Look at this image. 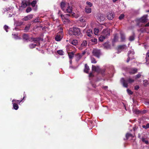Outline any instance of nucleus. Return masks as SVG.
I'll return each instance as SVG.
<instances>
[{
  "label": "nucleus",
  "mask_w": 149,
  "mask_h": 149,
  "mask_svg": "<svg viewBox=\"0 0 149 149\" xmlns=\"http://www.w3.org/2000/svg\"><path fill=\"white\" fill-rule=\"evenodd\" d=\"M134 78L133 77L130 76L127 77L126 79L122 78L120 79V82L124 87L127 88L128 83L132 84L134 81Z\"/></svg>",
  "instance_id": "1"
},
{
  "label": "nucleus",
  "mask_w": 149,
  "mask_h": 149,
  "mask_svg": "<svg viewBox=\"0 0 149 149\" xmlns=\"http://www.w3.org/2000/svg\"><path fill=\"white\" fill-rule=\"evenodd\" d=\"M69 34L71 36H78L81 34L80 29L79 28L73 27L70 29Z\"/></svg>",
  "instance_id": "2"
},
{
  "label": "nucleus",
  "mask_w": 149,
  "mask_h": 149,
  "mask_svg": "<svg viewBox=\"0 0 149 149\" xmlns=\"http://www.w3.org/2000/svg\"><path fill=\"white\" fill-rule=\"evenodd\" d=\"M58 29H60V31L57 33L55 37V40L57 41H60L63 36L62 28L61 26H59V27Z\"/></svg>",
  "instance_id": "3"
},
{
  "label": "nucleus",
  "mask_w": 149,
  "mask_h": 149,
  "mask_svg": "<svg viewBox=\"0 0 149 149\" xmlns=\"http://www.w3.org/2000/svg\"><path fill=\"white\" fill-rule=\"evenodd\" d=\"M92 53L93 55L98 58H100V56L102 54L100 50L96 49H93L92 51Z\"/></svg>",
  "instance_id": "4"
},
{
  "label": "nucleus",
  "mask_w": 149,
  "mask_h": 149,
  "mask_svg": "<svg viewBox=\"0 0 149 149\" xmlns=\"http://www.w3.org/2000/svg\"><path fill=\"white\" fill-rule=\"evenodd\" d=\"M134 51H130L128 52V58L127 60V62L128 63L130 60H132L134 58Z\"/></svg>",
  "instance_id": "5"
},
{
  "label": "nucleus",
  "mask_w": 149,
  "mask_h": 149,
  "mask_svg": "<svg viewBox=\"0 0 149 149\" xmlns=\"http://www.w3.org/2000/svg\"><path fill=\"white\" fill-rule=\"evenodd\" d=\"M110 30L109 29H104L102 32V34L106 38H107L108 36L110 35Z\"/></svg>",
  "instance_id": "6"
},
{
  "label": "nucleus",
  "mask_w": 149,
  "mask_h": 149,
  "mask_svg": "<svg viewBox=\"0 0 149 149\" xmlns=\"http://www.w3.org/2000/svg\"><path fill=\"white\" fill-rule=\"evenodd\" d=\"M69 16H70V15L68 14L65 15L63 17L61 16V17H62L63 21L65 22L69 23L70 21V20L68 18Z\"/></svg>",
  "instance_id": "7"
},
{
  "label": "nucleus",
  "mask_w": 149,
  "mask_h": 149,
  "mask_svg": "<svg viewBox=\"0 0 149 149\" xmlns=\"http://www.w3.org/2000/svg\"><path fill=\"white\" fill-rule=\"evenodd\" d=\"M22 101V100H21L20 101L19 100H16L14 99L12 100V102H13V107L16 110H17L19 108V106L16 103H14V102H20Z\"/></svg>",
  "instance_id": "8"
},
{
  "label": "nucleus",
  "mask_w": 149,
  "mask_h": 149,
  "mask_svg": "<svg viewBox=\"0 0 149 149\" xmlns=\"http://www.w3.org/2000/svg\"><path fill=\"white\" fill-rule=\"evenodd\" d=\"M97 19L99 21H103L105 19V16L104 15L98 14L97 16Z\"/></svg>",
  "instance_id": "9"
},
{
  "label": "nucleus",
  "mask_w": 149,
  "mask_h": 149,
  "mask_svg": "<svg viewBox=\"0 0 149 149\" xmlns=\"http://www.w3.org/2000/svg\"><path fill=\"white\" fill-rule=\"evenodd\" d=\"M107 17L109 20H112L114 17V13L112 12H109L107 14Z\"/></svg>",
  "instance_id": "10"
},
{
  "label": "nucleus",
  "mask_w": 149,
  "mask_h": 149,
  "mask_svg": "<svg viewBox=\"0 0 149 149\" xmlns=\"http://www.w3.org/2000/svg\"><path fill=\"white\" fill-rule=\"evenodd\" d=\"M147 17V15H144L139 19V21L142 23L146 22L148 20Z\"/></svg>",
  "instance_id": "11"
},
{
  "label": "nucleus",
  "mask_w": 149,
  "mask_h": 149,
  "mask_svg": "<svg viewBox=\"0 0 149 149\" xmlns=\"http://www.w3.org/2000/svg\"><path fill=\"white\" fill-rule=\"evenodd\" d=\"M33 17V15L30 14L26 16L25 17L22 19V20L24 21H27L29 20L32 18Z\"/></svg>",
  "instance_id": "12"
},
{
  "label": "nucleus",
  "mask_w": 149,
  "mask_h": 149,
  "mask_svg": "<svg viewBox=\"0 0 149 149\" xmlns=\"http://www.w3.org/2000/svg\"><path fill=\"white\" fill-rule=\"evenodd\" d=\"M29 4H27V1L24 0L22 1L21 7L23 8H25L27 6H29Z\"/></svg>",
  "instance_id": "13"
},
{
  "label": "nucleus",
  "mask_w": 149,
  "mask_h": 149,
  "mask_svg": "<svg viewBox=\"0 0 149 149\" xmlns=\"http://www.w3.org/2000/svg\"><path fill=\"white\" fill-rule=\"evenodd\" d=\"M66 11L65 13H72V8L70 6V4L69 3H68V6L67 7V8L66 9H65Z\"/></svg>",
  "instance_id": "14"
},
{
  "label": "nucleus",
  "mask_w": 149,
  "mask_h": 149,
  "mask_svg": "<svg viewBox=\"0 0 149 149\" xmlns=\"http://www.w3.org/2000/svg\"><path fill=\"white\" fill-rule=\"evenodd\" d=\"M92 70L93 71L97 72H99L100 70V69L99 66H97L96 67L93 65H92Z\"/></svg>",
  "instance_id": "15"
},
{
  "label": "nucleus",
  "mask_w": 149,
  "mask_h": 149,
  "mask_svg": "<svg viewBox=\"0 0 149 149\" xmlns=\"http://www.w3.org/2000/svg\"><path fill=\"white\" fill-rule=\"evenodd\" d=\"M65 3L63 2H62L60 4V6L62 10L64 12H65Z\"/></svg>",
  "instance_id": "16"
},
{
  "label": "nucleus",
  "mask_w": 149,
  "mask_h": 149,
  "mask_svg": "<svg viewBox=\"0 0 149 149\" xmlns=\"http://www.w3.org/2000/svg\"><path fill=\"white\" fill-rule=\"evenodd\" d=\"M31 24H28L26 25L24 29V31L25 32H27L30 29L31 26Z\"/></svg>",
  "instance_id": "17"
},
{
  "label": "nucleus",
  "mask_w": 149,
  "mask_h": 149,
  "mask_svg": "<svg viewBox=\"0 0 149 149\" xmlns=\"http://www.w3.org/2000/svg\"><path fill=\"white\" fill-rule=\"evenodd\" d=\"M85 11L86 13H90L91 12V9L89 7L86 6L85 9Z\"/></svg>",
  "instance_id": "18"
},
{
  "label": "nucleus",
  "mask_w": 149,
  "mask_h": 149,
  "mask_svg": "<svg viewBox=\"0 0 149 149\" xmlns=\"http://www.w3.org/2000/svg\"><path fill=\"white\" fill-rule=\"evenodd\" d=\"M90 70L89 67L86 64L85 65V68L84 70V72L88 73L89 70Z\"/></svg>",
  "instance_id": "19"
},
{
  "label": "nucleus",
  "mask_w": 149,
  "mask_h": 149,
  "mask_svg": "<svg viewBox=\"0 0 149 149\" xmlns=\"http://www.w3.org/2000/svg\"><path fill=\"white\" fill-rule=\"evenodd\" d=\"M125 47L126 46L125 45L119 46L118 47V53H119L120 52L122 51L121 50L123 49H124Z\"/></svg>",
  "instance_id": "20"
},
{
  "label": "nucleus",
  "mask_w": 149,
  "mask_h": 149,
  "mask_svg": "<svg viewBox=\"0 0 149 149\" xmlns=\"http://www.w3.org/2000/svg\"><path fill=\"white\" fill-rule=\"evenodd\" d=\"M92 34V31L91 30H88L86 32V35L89 37H91Z\"/></svg>",
  "instance_id": "21"
},
{
  "label": "nucleus",
  "mask_w": 149,
  "mask_h": 149,
  "mask_svg": "<svg viewBox=\"0 0 149 149\" xmlns=\"http://www.w3.org/2000/svg\"><path fill=\"white\" fill-rule=\"evenodd\" d=\"M106 38H106L102 34L99 38V41L100 42H102Z\"/></svg>",
  "instance_id": "22"
},
{
  "label": "nucleus",
  "mask_w": 149,
  "mask_h": 149,
  "mask_svg": "<svg viewBox=\"0 0 149 149\" xmlns=\"http://www.w3.org/2000/svg\"><path fill=\"white\" fill-rule=\"evenodd\" d=\"M120 35L121 41H124L125 39V35L122 32L120 33Z\"/></svg>",
  "instance_id": "23"
},
{
  "label": "nucleus",
  "mask_w": 149,
  "mask_h": 149,
  "mask_svg": "<svg viewBox=\"0 0 149 149\" xmlns=\"http://www.w3.org/2000/svg\"><path fill=\"white\" fill-rule=\"evenodd\" d=\"M137 71V69L134 68L132 69L130 71V73L131 74H134L135 73H136Z\"/></svg>",
  "instance_id": "24"
},
{
  "label": "nucleus",
  "mask_w": 149,
  "mask_h": 149,
  "mask_svg": "<svg viewBox=\"0 0 149 149\" xmlns=\"http://www.w3.org/2000/svg\"><path fill=\"white\" fill-rule=\"evenodd\" d=\"M68 55L70 59H72L74 56V53L73 52L68 53Z\"/></svg>",
  "instance_id": "25"
},
{
  "label": "nucleus",
  "mask_w": 149,
  "mask_h": 149,
  "mask_svg": "<svg viewBox=\"0 0 149 149\" xmlns=\"http://www.w3.org/2000/svg\"><path fill=\"white\" fill-rule=\"evenodd\" d=\"M87 44V41L86 40H84L82 43L81 44V46L83 47H86Z\"/></svg>",
  "instance_id": "26"
},
{
  "label": "nucleus",
  "mask_w": 149,
  "mask_h": 149,
  "mask_svg": "<svg viewBox=\"0 0 149 149\" xmlns=\"http://www.w3.org/2000/svg\"><path fill=\"white\" fill-rule=\"evenodd\" d=\"M143 85L145 86H147L149 84V81L146 80H144L143 81Z\"/></svg>",
  "instance_id": "27"
},
{
  "label": "nucleus",
  "mask_w": 149,
  "mask_h": 149,
  "mask_svg": "<svg viewBox=\"0 0 149 149\" xmlns=\"http://www.w3.org/2000/svg\"><path fill=\"white\" fill-rule=\"evenodd\" d=\"M141 76V73H139L138 74L133 76V77L135 79H138Z\"/></svg>",
  "instance_id": "28"
},
{
  "label": "nucleus",
  "mask_w": 149,
  "mask_h": 149,
  "mask_svg": "<svg viewBox=\"0 0 149 149\" xmlns=\"http://www.w3.org/2000/svg\"><path fill=\"white\" fill-rule=\"evenodd\" d=\"M23 38L24 40H28L29 36L27 34H24L23 36Z\"/></svg>",
  "instance_id": "29"
},
{
  "label": "nucleus",
  "mask_w": 149,
  "mask_h": 149,
  "mask_svg": "<svg viewBox=\"0 0 149 149\" xmlns=\"http://www.w3.org/2000/svg\"><path fill=\"white\" fill-rule=\"evenodd\" d=\"M146 62H148V60H149V50L148 51V52L146 54Z\"/></svg>",
  "instance_id": "30"
},
{
  "label": "nucleus",
  "mask_w": 149,
  "mask_h": 149,
  "mask_svg": "<svg viewBox=\"0 0 149 149\" xmlns=\"http://www.w3.org/2000/svg\"><path fill=\"white\" fill-rule=\"evenodd\" d=\"M82 57V55L80 54H78L76 56V60H79Z\"/></svg>",
  "instance_id": "31"
},
{
  "label": "nucleus",
  "mask_w": 149,
  "mask_h": 149,
  "mask_svg": "<svg viewBox=\"0 0 149 149\" xmlns=\"http://www.w3.org/2000/svg\"><path fill=\"white\" fill-rule=\"evenodd\" d=\"M77 40H73L71 42V43L74 45H77Z\"/></svg>",
  "instance_id": "32"
},
{
  "label": "nucleus",
  "mask_w": 149,
  "mask_h": 149,
  "mask_svg": "<svg viewBox=\"0 0 149 149\" xmlns=\"http://www.w3.org/2000/svg\"><path fill=\"white\" fill-rule=\"evenodd\" d=\"M134 35L133 34V35L130 36L129 38V40L130 41H132L134 40Z\"/></svg>",
  "instance_id": "33"
},
{
  "label": "nucleus",
  "mask_w": 149,
  "mask_h": 149,
  "mask_svg": "<svg viewBox=\"0 0 149 149\" xmlns=\"http://www.w3.org/2000/svg\"><path fill=\"white\" fill-rule=\"evenodd\" d=\"M57 53L60 55H63V52L62 50H60L57 51Z\"/></svg>",
  "instance_id": "34"
},
{
  "label": "nucleus",
  "mask_w": 149,
  "mask_h": 149,
  "mask_svg": "<svg viewBox=\"0 0 149 149\" xmlns=\"http://www.w3.org/2000/svg\"><path fill=\"white\" fill-rule=\"evenodd\" d=\"M142 127L145 129H147L149 128V123H147L146 125H143Z\"/></svg>",
  "instance_id": "35"
},
{
  "label": "nucleus",
  "mask_w": 149,
  "mask_h": 149,
  "mask_svg": "<svg viewBox=\"0 0 149 149\" xmlns=\"http://www.w3.org/2000/svg\"><path fill=\"white\" fill-rule=\"evenodd\" d=\"M40 38H33V40L35 42H38L40 40Z\"/></svg>",
  "instance_id": "36"
},
{
  "label": "nucleus",
  "mask_w": 149,
  "mask_h": 149,
  "mask_svg": "<svg viewBox=\"0 0 149 149\" xmlns=\"http://www.w3.org/2000/svg\"><path fill=\"white\" fill-rule=\"evenodd\" d=\"M37 3V1L36 0L33 1L31 3V4L32 7H34L36 4Z\"/></svg>",
  "instance_id": "37"
},
{
  "label": "nucleus",
  "mask_w": 149,
  "mask_h": 149,
  "mask_svg": "<svg viewBox=\"0 0 149 149\" xmlns=\"http://www.w3.org/2000/svg\"><path fill=\"white\" fill-rule=\"evenodd\" d=\"M91 62L92 63H95L97 61H96L95 58H94L91 57Z\"/></svg>",
  "instance_id": "38"
},
{
  "label": "nucleus",
  "mask_w": 149,
  "mask_h": 149,
  "mask_svg": "<svg viewBox=\"0 0 149 149\" xmlns=\"http://www.w3.org/2000/svg\"><path fill=\"white\" fill-rule=\"evenodd\" d=\"M124 16H125V15L124 14H121L119 17L118 18L120 20H121L123 18Z\"/></svg>",
  "instance_id": "39"
},
{
  "label": "nucleus",
  "mask_w": 149,
  "mask_h": 149,
  "mask_svg": "<svg viewBox=\"0 0 149 149\" xmlns=\"http://www.w3.org/2000/svg\"><path fill=\"white\" fill-rule=\"evenodd\" d=\"M36 46V44H30L29 45V47L30 48L32 49V48H34Z\"/></svg>",
  "instance_id": "40"
},
{
  "label": "nucleus",
  "mask_w": 149,
  "mask_h": 149,
  "mask_svg": "<svg viewBox=\"0 0 149 149\" xmlns=\"http://www.w3.org/2000/svg\"><path fill=\"white\" fill-rule=\"evenodd\" d=\"M142 141L143 142L145 143L146 144H148V141L146 140V139L145 138H142Z\"/></svg>",
  "instance_id": "41"
},
{
  "label": "nucleus",
  "mask_w": 149,
  "mask_h": 149,
  "mask_svg": "<svg viewBox=\"0 0 149 149\" xmlns=\"http://www.w3.org/2000/svg\"><path fill=\"white\" fill-rule=\"evenodd\" d=\"M132 135L129 133H127L126 135L127 139L130 136H132Z\"/></svg>",
  "instance_id": "42"
},
{
  "label": "nucleus",
  "mask_w": 149,
  "mask_h": 149,
  "mask_svg": "<svg viewBox=\"0 0 149 149\" xmlns=\"http://www.w3.org/2000/svg\"><path fill=\"white\" fill-rule=\"evenodd\" d=\"M33 22H40L39 17H37L33 20Z\"/></svg>",
  "instance_id": "43"
},
{
  "label": "nucleus",
  "mask_w": 149,
  "mask_h": 149,
  "mask_svg": "<svg viewBox=\"0 0 149 149\" xmlns=\"http://www.w3.org/2000/svg\"><path fill=\"white\" fill-rule=\"evenodd\" d=\"M31 8L30 7L27 8L26 10V12L27 13L30 12L31 10Z\"/></svg>",
  "instance_id": "44"
},
{
  "label": "nucleus",
  "mask_w": 149,
  "mask_h": 149,
  "mask_svg": "<svg viewBox=\"0 0 149 149\" xmlns=\"http://www.w3.org/2000/svg\"><path fill=\"white\" fill-rule=\"evenodd\" d=\"M91 42H94L95 43H96L97 42V39L96 38H92L91 39Z\"/></svg>",
  "instance_id": "45"
},
{
  "label": "nucleus",
  "mask_w": 149,
  "mask_h": 149,
  "mask_svg": "<svg viewBox=\"0 0 149 149\" xmlns=\"http://www.w3.org/2000/svg\"><path fill=\"white\" fill-rule=\"evenodd\" d=\"M86 4L88 5V6H89V7H91L92 6L93 4L92 3L90 2H87L86 3Z\"/></svg>",
  "instance_id": "46"
},
{
  "label": "nucleus",
  "mask_w": 149,
  "mask_h": 149,
  "mask_svg": "<svg viewBox=\"0 0 149 149\" xmlns=\"http://www.w3.org/2000/svg\"><path fill=\"white\" fill-rule=\"evenodd\" d=\"M127 92L130 95H132L133 94V92L129 89L127 90Z\"/></svg>",
  "instance_id": "47"
},
{
  "label": "nucleus",
  "mask_w": 149,
  "mask_h": 149,
  "mask_svg": "<svg viewBox=\"0 0 149 149\" xmlns=\"http://www.w3.org/2000/svg\"><path fill=\"white\" fill-rule=\"evenodd\" d=\"M4 28L5 30L6 31V32H8V30L7 29H8V26L6 25H5L4 26Z\"/></svg>",
  "instance_id": "48"
},
{
  "label": "nucleus",
  "mask_w": 149,
  "mask_h": 149,
  "mask_svg": "<svg viewBox=\"0 0 149 149\" xmlns=\"http://www.w3.org/2000/svg\"><path fill=\"white\" fill-rule=\"evenodd\" d=\"M23 24V22H18L17 23V25L19 26H20Z\"/></svg>",
  "instance_id": "49"
},
{
  "label": "nucleus",
  "mask_w": 149,
  "mask_h": 149,
  "mask_svg": "<svg viewBox=\"0 0 149 149\" xmlns=\"http://www.w3.org/2000/svg\"><path fill=\"white\" fill-rule=\"evenodd\" d=\"M94 31L95 32L94 33L96 35V33H97L99 31V30L98 29L95 28L94 29Z\"/></svg>",
  "instance_id": "50"
},
{
  "label": "nucleus",
  "mask_w": 149,
  "mask_h": 149,
  "mask_svg": "<svg viewBox=\"0 0 149 149\" xmlns=\"http://www.w3.org/2000/svg\"><path fill=\"white\" fill-rule=\"evenodd\" d=\"M135 113L136 114H139L141 113V112L139 110L136 109L135 111Z\"/></svg>",
  "instance_id": "51"
},
{
  "label": "nucleus",
  "mask_w": 149,
  "mask_h": 149,
  "mask_svg": "<svg viewBox=\"0 0 149 149\" xmlns=\"http://www.w3.org/2000/svg\"><path fill=\"white\" fill-rule=\"evenodd\" d=\"M134 88L135 90H137L139 88V87L138 85H136L134 86Z\"/></svg>",
  "instance_id": "52"
},
{
  "label": "nucleus",
  "mask_w": 149,
  "mask_h": 149,
  "mask_svg": "<svg viewBox=\"0 0 149 149\" xmlns=\"http://www.w3.org/2000/svg\"><path fill=\"white\" fill-rule=\"evenodd\" d=\"M118 37L116 36V35L115 36L114 38V41H116L118 40Z\"/></svg>",
  "instance_id": "53"
},
{
  "label": "nucleus",
  "mask_w": 149,
  "mask_h": 149,
  "mask_svg": "<svg viewBox=\"0 0 149 149\" xmlns=\"http://www.w3.org/2000/svg\"><path fill=\"white\" fill-rule=\"evenodd\" d=\"M13 16H14V15L13 14L12 15V14H9L8 17H10Z\"/></svg>",
  "instance_id": "54"
},
{
  "label": "nucleus",
  "mask_w": 149,
  "mask_h": 149,
  "mask_svg": "<svg viewBox=\"0 0 149 149\" xmlns=\"http://www.w3.org/2000/svg\"><path fill=\"white\" fill-rule=\"evenodd\" d=\"M103 88L104 89H106L108 88V86H105L103 87Z\"/></svg>",
  "instance_id": "55"
},
{
  "label": "nucleus",
  "mask_w": 149,
  "mask_h": 149,
  "mask_svg": "<svg viewBox=\"0 0 149 149\" xmlns=\"http://www.w3.org/2000/svg\"><path fill=\"white\" fill-rule=\"evenodd\" d=\"M12 35L14 36V38H15V39L17 38V36H16V35L15 34H13Z\"/></svg>",
  "instance_id": "56"
},
{
  "label": "nucleus",
  "mask_w": 149,
  "mask_h": 149,
  "mask_svg": "<svg viewBox=\"0 0 149 149\" xmlns=\"http://www.w3.org/2000/svg\"><path fill=\"white\" fill-rule=\"evenodd\" d=\"M89 77H93V74H92V73H91L89 74Z\"/></svg>",
  "instance_id": "57"
},
{
  "label": "nucleus",
  "mask_w": 149,
  "mask_h": 149,
  "mask_svg": "<svg viewBox=\"0 0 149 149\" xmlns=\"http://www.w3.org/2000/svg\"><path fill=\"white\" fill-rule=\"evenodd\" d=\"M145 26L146 27L149 26V22L147 24H145Z\"/></svg>",
  "instance_id": "58"
},
{
  "label": "nucleus",
  "mask_w": 149,
  "mask_h": 149,
  "mask_svg": "<svg viewBox=\"0 0 149 149\" xmlns=\"http://www.w3.org/2000/svg\"><path fill=\"white\" fill-rule=\"evenodd\" d=\"M27 4H29V6L31 4V3L30 2L27 1Z\"/></svg>",
  "instance_id": "59"
},
{
  "label": "nucleus",
  "mask_w": 149,
  "mask_h": 149,
  "mask_svg": "<svg viewBox=\"0 0 149 149\" xmlns=\"http://www.w3.org/2000/svg\"><path fill=\"white\" fill-rule=\"evenodd\" d=\"M86 53V52L84 51V52H83L82 54H81V55H82V56L83 55H84Z\"/></svg>",
  "instance_id": "60"
},
{
  "label": "nucleus",
  "mask_w": 149,
  "mask_h": 149,
  "mask_svg": "<svg viewBox=\"0 0 149 149\" xmlns=\"http://www.w3.org/2000/svg\"><path fill=\"white\" fill-rule=\"evenodd\" d=\"M146 105H149V102H146Z\"/></svg>",
  "instance_id": "61"
},
{
  "label": "nucleus",
  "mask_w": 149,
  "mask_h": 149,
  "mask_svg": "<svg viewBox=\"0 0 149 149\" xmlns=\"http://www.w3.org/2000/svg\"><path fill=\"white\" fill-rule=\"evenodd\" d=\"M117 1V0H113V2H115L116 1Z\"/></svg>",
  "instance_id": "62"
},
{
  "label": "nucleus",
  "mask_w": 149,
  "mask_h": 149,
  "mask_svg": "<svg viewBox=\"0 0 149 149\" xmlns=\"http://www.w3.org/2000/svg\"><path fill=\"white\" fill-rule=\"evenodd\" d=\"M80 21H81V22H83L84 21H83V19H81L80 20Z\"/></svg>",
  "instance_id": "63"
},
{
  "label": "nucleus",
  "mask_w": 149,
  "mask_h": 149,
  "mask_svg": "<svg viewBox=\"0 0 149 149\" xmlns=\"http://www.w3.org/2000/svg\"><path fill=\"white\" fill-rule=\"evenodd\" d=\"M147 64H149V60H148V62H147Z\"/></svg>",
  "instance_id": "64"
}]
</instances>
